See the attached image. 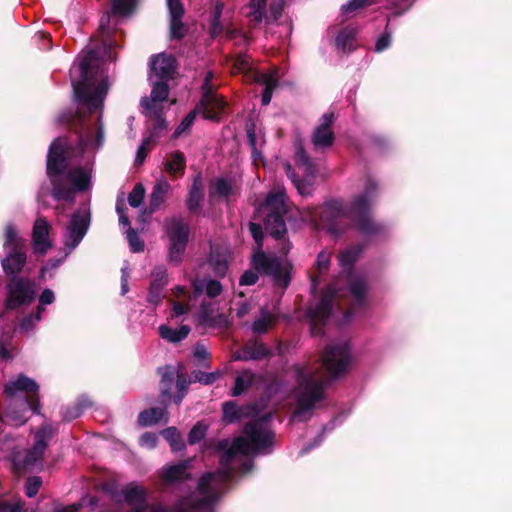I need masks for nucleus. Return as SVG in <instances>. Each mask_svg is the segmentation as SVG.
Returning a JSON list of instances; mask_svg holds the SVG:
<instances>
[{"label": "nucleus", "instance_id": "obj_52", "mask_svg": "<svg viewBox=\"0 0 512 512\" xmlns=\"http://www.w3.org/2000/svg\"><path fill=\"white\" fill-rule=\"evenodd\" d=\"M159 371L162 374V379H161L162 393L165 396H169V390L174 381V371L170 367L160 368Z\"/></svg>", "mask_w": 512, "mask_h": 512}, {"label": "nucleus", "instance_id": "obj_42", "mask_svg": "<svg viewBox=\"0 0 512 512\" xmlns=\"http://www.w3.org/2000/svg\"><path fill=\"white\" fill-rule=\"evenodd\" d=\"M245 352L247 356H253L250 360H259L269 355V349L263 344L256 340L249 341L245 346Z\"/></svg>", "mask_w": 512, "mask_h": 512}, {"label": "nucleus", "instance_id": "obj_56", "mask_svg": "<svg viewBox=\"0 0 512 512\" xmlns=\"http://www.w3.org/2000/svg\"><path fill=\"white\" fill-rule=\"evenodd\" d=\"M373 3V0H350L346 4L342 5L341 13L343 15H347L351 12H354L362 7L370 5Z\"/></svg>", "mask_w": 512, "mask_h": 512}, {"label": "nucleus", "instance_id": "obj_37", "mask_svg": "<svg viewBox=\"0 0 512 512\" xmlns=\"http://www.w3.org/2000/svg\"><path fill=\"white\" fill-rule=\"evenodd\" d=\"M187 468L188 466L186 463L170 466L163 472V480L167 483L185 481L189 478Z\"/></svg>", "mask_w": 512, "mask_h": 512}, {"label": "nucleus", "instance_id": "obj_17", "mask_svg": "<svg viewBox=\"0 0 512 512\" xmlns=\"http://www.w3.org/2000/svg\"><path fill=\"white\" fill-rule=\"evenodd\" d=\"M111 494L116 501L134 506L131 512H146L147 510V491L136 482H131Z\"/></svg>", "mask_w": 512, "mask_h": 512}, {"label": "nucleus", "instance_id": "obj_23", "mask_svg": "<svg viewBox=\"0 0 512 512\" xmlns=\"http://www.w3.org/2000/svg\"><path fill=\"white\" fill-rule=\"evenodd\" d=\"M173 295L177 301L173 303V313L175 316H182L188 313L196 304V298L189 292L185 286H176L173 289Z\"/></svg>", "mask_w": 512, "mask_h": 512}, {"label": "nucleus", "instance_id": "obj_8", "mask_svg": "<svg viewBox=\"0 0 512 512\" xmlns=\"http://www.w3.org/2000/svg\"><path fill=\"white\" fill-rule=\"evenodd\" d=\"M214 73L207 71L201 86L202 98L194 111L189 112L176 127L173 138H178L193 125L196 114L202 113L206 119L218 120L224 112L226 102L216 92V86L212 83Z\"/></svg>", "mask_w": 512, "mask_h": 512}, {"label": "nucleus", "instance_id": "obj_34", "mask_svg": "<svg viewBox=\"0 0 512 512\" xmlns=\"http://www.w3.org/2000/svg\"><path fill=\"white\" fill-rule=\"evenodd\" d=\"M283 216L284 215H282V214H277V215H267V217H266V221H265L266 231L276 239L284 236V234L287 231Z\"/></svg>", "mask_w": 512, "mask_h": 512}, {"label": "nucleus", "instance_id": "obj_44", "mask_svg": "<svg viewBox=\"0 0 512 512\" xmlns=\"http://www.w3.org/2000/svg\"><path fill=\"white\" fill-rule=\"evenodd\" d=\"M148 119L154 121V123H153V126H152L151 135L149 137L144 138L142 140V143H141V145L139 146V148L137 150L136 161L138 163H142L144 161V159L146 157L145 150H146V147L149 145L151 139L152 138L160 137L161 134L167 130V128H165L163 130L158 129V133L155 135L154 134V127H155V125H157V122L153 118H148ZM166 127H168V125Z\"/></svg>", "mask_w": 512, "mask_h": 512}, {"label": "nucleus", "instance_id": "obj_6", "mask_svg": "<svg viewBox=\"0 0 512 512\" xmlns=\"http://www.w3.org/2000/svg\"><path fill=\"white\" fill-rule=\"evenodd\" d=\"M38 391L39 385L23 374L10 380L4 387L6 419L19 426L28 420L30 410L38 413Z\"/></svg>", "mask_w": 512, "mask_h": 512}, {"label": "nucleus", "instance_id": "obj_31", "mask_svg": "<svg viewBox=\"0 0 512 512\" xmlns=\"http://www.w3.org/2000/svg\"><path fill=\"white\" fill-rule=\"evenodd\" d=\"M255 381L256 375L253 372L245 370L239 373L235 378L231 395L237 397L246 393L254 385Z\"/></svg>", "mask_w": 512, "mask_h": 512}, {"label": "nucleus", "instance_id": "obj_16", "mask_svg": "<svg viewBox=\"0 0 512 512\" xmlns=\"http://www.w3.org/2000/svg\"><path fill=\"white\" fill-rule=\"evenodd\" d=\"M6 307L16 309L30 304L36 296L35 283L29 279L12 276L6 286Z\"/></svg>", "mask_w": 512, "mask_h": 512}, {"label": "nucleus", "instance_id": "obj_40", "mask_svg": "<svg viewBox=\"0 0 512 512\" xmlns=\"http://www.w3.org/2000/svg\"><path fill=\"white\" fill-rule=\"evenodd\" d=\"M234 69L236 72L244 73L248 79L254 81V74L260 73L255 70L251 61V58L247 55H239L234 63Z\"/></svg>", "mask_w": 512, "mask_h": 512}, {"label": "nucleus", "instance_id": "obj_63", "mask_svg": "<svg viewBox=\"0 0 512 512\" xmlns=\"http://www.w3.org/2000/svg\"><path fill=\"white\" fill-rule=\"evenodd\" d=\"M158 436L152 432L144 433L139 440V443L142 447L151 449L154 448L157 444Z\"/></svg>", "mask_w": 512, "mask_h": 512}, {"label": "nucleus", "instance_id": "obj_21", "mask_svg": "<svg viewBox=\"0 0 512 512\" xmlns=\"http://www.w3.org/2000/svg\"><path fill=\"white\" fill-rule=\"evenodd\" d=\"M199 325L206 328L226 329L229 326V319L225 314H213V307L210 303L202 301L200 310L197 313Z\"/></svg>", "mask_w": 512, "mask_h": 512}, {"label": "nucleus", "instance_id": "obj_24", "mask_svg": "<svg viewBox=\"0 0 512 512\" xmlns=\"http://www.w3.org/2000/svg\"><path fill=\"white\" fill-rule=\"evenodd\" d=\"M254 75V82H257L260 85L264 86V91L261 99L262 104L268 105L271 102L273 90L279 84L278 70L273 69L270 72L255 73Z\"/></svg>", "mask_w": 512, "mask_h": 512}, {"label": "nucleus", "instance_id": "obj_45", "mask_svg": "<svg viewBox=\"0 0 512 512\" xmlns=\"http://www.w3.org/2000/svg\"><path fill=\"white\" fill-rule=\"evenodd\" d=\"M42 314L37 310L35 313H32L21 320L18 326V331L20 333H30L36 327V325L41 321Z\"/></svg>", "mask_w": 512, "mask_h": 512}, {"label": "nucleus", "instance_id": "obj_11", "mask_svg": "<svg viewBox=\"0 0 512 512\" xmlns=\"http://www.w3.org/2000/svg\"><path fill=\"white\" fill-rule=\"evenodd\" d=\"M24 243L25 241L18 236L15 227L12 224H7L3 244L5 257L1 261L6 274L15 276L23 269L26 263Z\"/></svg>", "mask_w": 512, "mask_h": 512}, {"label": "nucleus", "instance_id": "obj_12", "mask_svg": "<svg viewBox=\"0 0 512 512\" xmlns=\"http://www.w3.org/2000/svg\"><path fill=\"white\" fill-rule=\"evenodd\" d=\"M339 296V290L336 283L328 286L321 299L307 310V317L310 322V330L313 336L323 334V328L327 322L334 316L333 302Z\"/></svg>", "mask_w": 512, "mask_h": 512}, {"label": "nucleus", "instance_id": "obj_7", "mask_svg": "<svg viewBox=\"0 0 512 512\" xmlns=\"http://www.w3.org/2000/svg\"><path fill=\"white\" fill-rule=\"evenodd\" d=\"M362 252V245H353L341 251L337 256L340 268L339 274L346 277L348 289L352 296L351 308L338 320V324L341 326L348 324L358 314L359 310L364 309L368 303L367 279L363 274L353 269Z\"/></svg>", "mask_w": 512, "mask_h": 512}, {"label": "nucleus", "instance_id": "obj_13", "mask_svg": "<svg viewBox=\"0 0 512 512\" xmlns=\"http://www.w3.org/2000/svg\"><path fill=\"white\" fill-rule=\"evenodd\" d=\"M165 231L169 240V261L177 265L182 261L186 250L189 226L182 218L173 217L166 221Z\"/></svg>", "mask_w": 512, "mask_h": 512}, {"label": "nucleus", "instance_id": "obj_4", "mask_svg": "<svg viewBox=\"0 0 512 512\" xmlns=\"http://www.w3.org/2000/svg\"><path fill=\"white\" fill-rule=\"evenodd\" d=\"M175 58L164 53L155 55L150 60L149 82L152 86L150 97H143L140 105L143 114L147 118L156 120L154 134L158 129L163 130L167 122L163 116L164 103L168 99L169 88L167 81L170 80L175 72Z\"/></svg>", "mask_w": 512, "mask_h": 512}, {"label": "nucleus", "instance_id": "obj_39", "mask_svg": "<svg viewBox=\"0 0 512 512\" xmlns=\"http://www.w3.org/2000/svg\"><path fill=\"white\" fill-rule=\"evenodd\" d=\"M186 160L181 152H174L165 163L166 171L173 176L183 174L185 169Z\"/></svg>", "mask_w": 512, "mask_h": 512}, {"label": "nucleus", "instance_id": "obj_58", "mask_svg": "<svg viewBox=\"0 0 512 512\" xmlns=\"http://www.w3.org/2000/svg\"><path fill=\"white\" fill-rule=\"evenodd\" d=\"M54 300V292L49 288L44 289L39 296V305L37 307V311L42 314V312L44 311V306L52 304Z\"/></svg>", "mask_w": 512, "mask_h": 512}, {"label": "nucleus", "instance_id": "obj_43", "mask_svg": "<svg viewBox=\"0 0 512 512\" xmlns=\"http://www.w3.org/2000/svg\"><path fill=\"white\" fill-rule=\"evenodd\" d=\"M161 434L169 442L171 449L175 452L184 449L185 444L180 436V433L175 427H169L164 429Z\"/></svg>", "mask_w": 512, "mask_h": 512}, {"label": "nucleus", "instance_id": "obj_2", "mask_svg": "<svg viewBox=\"0 0 512 512\" xmlns=\"http://www.w3.org/2000/svg\"><path fill=\"white\" fill-rule=\"evenodd\" d=\"M270 418L271 415L267 414L247 423L243 436L231 443L221 441L219 449L223 453L218 470L202 476L195 491L179 499L171 512H213V505L226 491L234 473L249 472L253 468L252 455H267L273 451L275 440Z\"/></svg>", "mask_w": 512, "mask_h": 512}, {"label": "nucleus", "instance_id": "obj_18", "mask_svg": "<svg viewBox=\"0 0 512 512\" xmlns=\"http://www.w3.org/2000/svg\"><path fill=\"white\" fill-rule=\"evenodd\" d=\"M53 427L46 423L40 427L35 434V441L31 449L27 450L23 465L24 467H34L42 465V458L49 440L54 435Z\"/></svg>", "mask_w": 512, "mask_h": 512}, {"label": "nucleus", "instance_id": "obj_5", "mask_svg": "<svg viewBox=\"0 0 512 512\" xmlns=\"http://www.w3.org/2000/svg\"><path fill=\"white\" fill-rule=\"evenodd\" d=\"M292 373L296 381V406L292 419L299 422L307 421L325 398V384L315 366L297 364L292 367Z\"/></svg>", "mask_w": 512, "mask_h": 512}, {"label": "nucleus", "instance_id": "obj_60", "mask_svg": "<svg viewBox=\"0 0 512 512\" xmlns=\"http://www.w3.org/2000/svg\"><path fill=\"white\" fill-rule=\"evenodd\" d=\"M170 34L175 39H180L185 35V27L181 19H170Z\"/></svg>", "mask_w": 512, "mask_h": 512}, {"label": "nucleus", "instance_id": "obj_25", "mask_svg": "<svg viewBox=\"0 0 512 512\" xmlns=\"http://www.w3.org/2000/svg\"><path fill=\"white\" fill-rule=\"evenodd\" d=\"M193 297L198 298L205 293L209 298H215L222 293V285L219 281L210 278L194 279L191 281Z\"/></svg>", "mask_w": 512, "mask_h": 512}, {"label": "nucleus", "instance_id": "obj_59", "mask_svg": "<svg viewBox=\"0 0 512 512\" xmlns=\"http://www.w3.org/2000/svg\"><path fill=\"white\" fill-rule=\"evenodd\" d=\"M415 0H391L390 8L394 11L396 16L406 12L414 3Z\"/></svg>", "mask_w": 512, "mask_h": 512}, {"label": "nucleus", "instance_id": "obj_14", "mask_svg": "<svg viewBox=\"0 0 512 512\" xmlns=\"http://www.w3.org/2000/svg\"><path fill=\"white\" fill-rule=\"evenodd\" d=\"M295 162L297 167L303 172L305 178L303 180L297 179L291 164L288 162L285 163L286 174L301 196H309L313 191L316 173L315 165L302 147H299L295 153Z\"/></svg>", "mask_w": 512, "mask_h": 512}, {"label": "nucleus", "instance_id": "obj_46", "mask_svg": "<svg viewBox=\"0 0 512 512\" xmlns=\"http://www.w3.org/2000/svg\"><path fill=\"white\" fill-rule=\"evenodd\" d=\"M137 4V0H113L112 12L117 15L126 16L130 14Z\"/></svg>", "mask_w": 512, "mask_h": 512}, {"label": "nucleus", "instance_id": "obj_50", "mask_svg": "<svg viewBox=\"0 0 512 512\" xmlns=\"http://www.w3.org/2000/svg\"><path fill=\"white\" fill-rule=\"evenodd\" d=\"M145 196V189L141 183L134 186L128 196V203L131 207L137 208L141 205Z\"/></svg>", "mask_w": 512, "mask_h": 512}, {"label": "nucleus", "instance_id": "obj_57", "mask_svg": "<svg viewBox=\"0 0 512 512\" xmlns=\"http://www.w3.org/2000/svg\"><path fill=\"white\" fill-rule=\"evenodd\" d=\"M170 19H181L184 14V8L180 0H167Z\"/></svg>", "mask_w": 512, "mask_h": 512}, {"label": "nucleus", "instance_id": "obj_54", "mask_svg": "<svg viewBox=\"0 0 512 512\" xmlns=\"http://www.w3.org/2000/svg\"><path fill=\"white\" fill-rule=\"evenodd\" d=\"M207 431V426L201 422H198L190 431L188 435V442L190 444H195L202 440Z\"/></svg>", "mask_w": 512, "mask_h": 512}, {"label": "nucleus", "instance_id": "obj_15", "mask_svg": "<svg viewBox=\"0 0 512 512\" xmlns=\"http://www.w3.org/2000/svg\"><path fill=\"white\" fill-rule=\"evenodd\" d=\"M351 363L349 341L339 340L327 346L322 356V366L332 377L345 372Z\"/></svg>", "mask_w": 512, "mask_h": 512}, {"label": "nucleus", "instance_id": "obj_20", "mask_svg": "<svg viewBox=\"0 0 512 512\" xmlns=\"http://www.w3.org/2000/svg\"><path fill=\"white\" fill-rule=\"evenodd\" d=\"M50 224L45 218H38L34 222L32 231V248L35 254L44 255L52 247L50 240Z\"/></svg>", "mask_w": 512, "mask_h": 512}, {"label": "nucleus", "instance_id": "obj_27", "mask_svg": "<svg viewBox=\"0 0 512 512\" xmlns=\"http://www.w3.org/2000/svg\"><path fill=\"white\" fill-rule=\"evenodd\" d=\"M263 207L267 210V215H285L287 213V204L284 190L279 189L276 192L269 193Z\"/></svg>", "mask_w": 512, "mask_h": 512}, {"label": "nucleus", "instance_id": "obj_61", "mask_svg": "<svg viewBox=\"0 0 512 512\" xmlns=\"http://www.w3.org/2000/svg\"><path fill=\"white\" fill-rule=\"evenodd\" d=\"M283 7H284V0H280L279 2H276V3H271L270 7H269V13L267 14L266 20L268 22L277 21L278 18L281 16Z\"/></svg>", "mask_w": 512, "mask_h": 512}, {"label": "nucleus", "instance_id": "obj_9", "mask_svg": "<svg viewBox=\"0 0 512 512\" xmlns=\"http://www.w3.org/2000/svg\"><path fill=\"white\" fill-rule=\"evenodd\" d=\"M252 266L256 271H245L239 280L241 286L254 285L259 279V274L270 276L273 283L282 289L289 286V271L276 256L265 254L259 250L252 257Z\"/></svg>", "mask_w": 512, "mask_h": 512}, {"label": "nucleus", "instance_id": "obj_62", "mask_svg": "<svg viewBox=\"0 0 512 512\" xmlns=\"http://www.w3.org/2000/svg\"><path fill=\"white\" fill-rule=\"evenodd\" d=\"M61 415H62V418L65 421L74 420V419H76V418H78V417H80L82 415L81 414V408L76 407L75 404H73L71 406H67V407L62 409Z\"/></svg>", "mask_w": 512, "mask_h": 512}, {"label": "nucleus", "instance_id": "obj_55", "mask_svg": "<svg viewBox=\"0 0 512 512\" xmlns=\"http://www.w3.org/2000/svg\"><path fill=\"white\" fill-rule=\"evenodd\" d=\"M41 485H42V480L40 477H38V476L29 477L27 479L26 485H25L26 496L29 498L34 497L38 493Z\"/></svg>", "mask_w": 512, "mask_h": 512}, {"label": "nucleus", "instance_id": "obj_3", "mask_svg": "<svg viewBox=\"0 0 512 512\" xmlns=\"http://www.w3.org/2000/svg\"><path fill=\"white\" fill-rule=\"evenodd\" d=\"M378 194L376 180L368 177L363 191L354 196L350 204L339 199L328 200L323 206L311 212L309 219L318 228L335 237L343 235L349 229V222L365 236L378 235L384 228L371 216V208Z\"/></svg>", "mask_w": 512, "mask_h": 512}, {"label": "nucleus", "instance_id": "obj_33", "mask_svg": "<svg viewBox=\"0 0 512 512\" xmlns=\"http://www.w3.org/2000/svg\"><path fill=\"white\" fill-rule=\"evenodd\" d=\"M356 34L357 30L355 28L345 27L341 29L335 39L337 48L343 52L352 51Z\"/></svg>", "mask_w": 512, "mask_h": 512}, {"label": "nucleus", "instance_id": "obj_29", "mask_svg": "<svg viewBox=\"0 0 512 512\" xmlns=\"http://www.w3.org/2000/svg\"><path fill=\"white\" fill-rule=\"evenodd\" d=\"M203 181L200 174L193 177L192 185L189 188L187 198V208L190 212H196L200 209L204 197L202 193Z\"/></svg>", "mask_w": 512, "mask_h": 512}, {"label": "nucleus", "instance_id": "obj_1", "mask_svg": "<svg viewBox=\"0 0 512 512\" xmlns=\"http://www.w3.org/2000/svg\"><path fill=\"white\" fill-rule=\"evenodd\" d=\"M98 63L99 52L90 49L70 71L77 111L62 112L58 121H77L80 127L76 147H68L65 138H57L48 150L47 175L56 200L73 203L76 193L87 192L93 185L94 157L104 144L102 108L109 89L107 78L96 83Z\"/></svg>", "mask_w": 512, "mask_h": 512}, {"label": "nucleus", "instance_id": "obj_36", "mask_svg": "<svg viewBox=\"0 0 512 512\" xmlns=\"http://www.w3.org/2000/svg\"><path fill=\"white\" fill-rule=\"evenodd\" d=\"M166 414L165 408L154 407L142 411L138 416V424L148 427L157 424Z\"/></svg>", "mask_w": 512, "mask_h": 512}, {"label": "nucleus", "instance_id": "obj_28", "mask_svg": "<svg viewBox=\"0 0 512 512\" xmlns=\"http://www.w3.org/2000/svg\"><path fill=\"white\" fill-rule=\"evenodd\" d=\"M234 193V183L227 178H217L209 185V198L222 199L228 201L229 197Z\"/></svg>", "mask_w": 512, "mask_h": 512}, {"label": "nucleus", "instance_id": "obj_10", "mask_svg": "<svg viewBox=\"0 0 512 512\" xmlns=\"http://www.w3.org/2000/svg\"><path fill=\"white\" fill-rule=\"evenodd\" d=\"M90 222L91 215L88 208H79L70 215L61 234L62 251L66 256L80 245L89 230Z\"/></svg>", "mask_w": 512, "mask_h": 512}, {"label": "nucleus", "instance_id": "obj_30", "mask_svg": "<svg viewBox=\"0 0 512 512\" xmlns=\"http://www.w3.org/2000/svg\"><path fill=\"white\" fill-rule=\"evenodd\" d=\"M158 330L159 335L163 340L173 344H177L184 340L191 331L188 325H181L177 329L171 328L167 325H160Z\"/></svg>", "mask_w": 512, "mask_h": 512}, {"label": "nucleus", "instance_id": "obj_26", "mask_svg": "<svg viewBox=\"0 0 512 512\" xmlns=\"http://www.w3.org/2000/svg\"><path fill=\"white\" fill-rule=\"evenodd\" d=\"M171 185L168 180L161 175L155 182L152 192L150 194V212L156 211L166 200Z\"/></svg>", "mask_w": 512, "mask_h": 512}, {"label": "nucleus", "instance_id": "obj_47", "mask_svg": "<svg viewBox=\"0 0 512 512\" xmlns=\"http://www.w3.org/2000/svg\"><path fill=\"white\" fill-rule=\"evenodd\" d=\"M267 0H251L250 8L253 19L260 23L267 17Z\"/></svg>", "mask_w": 512, "mask_h": 512}, {"label": "nucleus", "instance_id": "obj_49", "mask_svg": "<svg viewBox=\"0 0 512 512\" xmlns=\"http://www.w3.org/2000/svg\"><path fill=\"white\" fill-rule=\"evenodd\" d=\"M220 377V372L215 371L211 373L203 372V371H194L192 373V379L194 382H199L204 385H210L217 381Z\"/></svg>", "mask_w": 512, "mask_h": 512}, {"label": "nucleus", "instance_id": "obj_48", "mask_svg": "<svg viewBox=\"0 0 512 512\" xmlns=\"http://www.w3.org/2000/svg\"><path fill=\"white\" fill-rule=\"evenodd\" d=\"M68 256L64 253V255L60 258L50 259L42 268H41V278L46 279L52 278L58 269V267L65 261Z\"/></svg>", "mask_w": 512, "mask_h": 512}, {"label": "nucleus", "instance_id": "obj_51", "mask_svg": "<svg viewBox=\"0 0 512 512\" xmlns=\"http://www.w3.org/2000/svg\"><path fill=\"white\" fill-rule=\"evenodd\" d=\"M126 237L129 242V246L132 252L138 253L143 251L144 243L138 236L137 232L129 227L126 231Z\"/></svg>", "mask_w": 512, "mask_h": 512}, {"label": "nucleus", "instance_id": "obj_32", "mask_svg": "<svg viewBox=\"0 0 512 512\" xmlns=\"http://www.w3.org/2000/svg\"><path fill=\"white\" fill-rule=\"evenodd\" d=\"M330 263L331 253L323 250L317 255L315 262L317 275L311 277V290L313 293L317 290L320 284V277L328 271Z\"/></svg>", "mask_w": 512, "mask_h": 512}, {"label": "nucleus", "instance_id": "obj_64", "mask_svg": "<svg viewBox=\"0 0 512 512\" xmlns=\"http://www.w3.org/2000/svg\"><path fill=\"white\" fill-rule=\"evenodd\" d=\"M391 44V33L385 31L382 35H380L375 44V51L382 52L387 49Z\"/></svg>", "mask_w": 512, "mask_h": 512}, {"label": "nucleus", "instance_id": "obj_38", "mask_svg": "<svg viewBox=\"0 0 512 512\" xmlns=\"http://www.w3.org/2000/svg\"><path fill=\"white\" fill-rule=\"evenodd\" d=\"M275 321V315L267 310L262 309L259 317L252 324V331L255 334H264Z\"/></svg>", "mask_w": 512, "mask_h": 512}, {"label": "nucleus", "instance_id": "obj_53", "mask_svg": "<svg viewBox=\"0 0 512 512\" xmlns=\"http://www.w3.org/2000/svg\"><path fill=\"white\" fill-rule=\"evenodd\" d=\"M210 263L213 267V271L217 276H224L228 269V262L226 258L214 255L211 253Z\"/></svg>", "mask_w": 512, "mask_h": 512}, {"label": "nucleus", "instance_id": "obj_35", "mask_svg": "<svg viewBox=\"0 0 512 512\" xmlns=\"http://www.w3.org/2000/svg\"><path fill=\"white\" fill-rule=\"evenodd\" d=\"M247 139L252 149V156L254 159H256L258 156H260V151L258 148L262 147L265 140L262 131L260 129L258 130L254 123L247 125Z\"/></svg>", "mask_w": 512, "mask_h": 512}, {"label": "nucleus", "instance_id": "obj_41", "mask_svg": "<svg viewBox=\"0 0 512 512\" xmlns=\"http://www.w3.org/2000/svg\"><path fill=\"white\" fill-rule=\"evenodd\" d=\"M223 419L226 422L233 423L240 420L244 415V409L240 408L233 401H228L222 405Z\"/></svg>", "mask_w": 512, "mask_h": 512}, {"label": "nucleus", "instance_id": "obj_22", "mask_svg": "<svg viewBox=\"0 0 512 512\" xmlns=\"http://www.w3.org/2000/svg\"><path fill=\"white\" fill-rule=\"evenodd\" d=\"M152 278L147 300L153 305H158L164 298V288L168 283L166 268L162 265L156 266L152 271Z\"/></svg>", "mask_w": 512, "mask_h": 512}, {"label": "nucleus", "instance_id": "obj_19", "mask_svg": "<svg viewBox=\"0 0 512 512\" xmlns=\"http://www.w3.org/2000/svg\"><path fill=\"white\" fill-rule=\"evenodd\" d=\"M335 120L333 112L324 113L319 124L315 127L312 134V143L316 149H326L333 144L334 133L331 129V125Z\"/></svg>", "mask_w": 512, "mask_h": 512}]
</instances>
